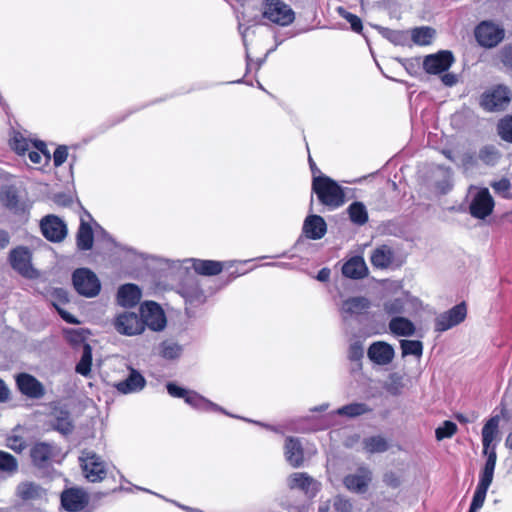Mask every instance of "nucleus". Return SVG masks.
I'll use <instances>...</instances> for the list:
<instances>
[{
  "mask_svg": "<svg viewBox=\"0 0 512 512\" xmlns=\"http://www.w3.org/2000/svg\"><path fill=\"white\" fill-rule=\"evenodd\" d=\"M499 424L500 416L495 415L490 417L482 428V453L486 457V461L480 470L477 485L490 487L492 484L497 461L496 445L493 444V441L499 433Z\"/></svg>",
  "mask_w": 512,
  "mask_h": 512,
  "instance_id": "1",
  "label": "nucleus"
},
{
  "mask_svg": "<svg viewBox=\"0 0 512 512\" xmlns=\"http://www.w3.org/2000/svg\"><path fill=\"white\" fill-rule=\"evenodd\" d=\"M312 191L321 204L330 210L337 209L345 203L344 189L330 177H317L312 180Z\"/></svg>",
  "mask_w": 512,
  "mask_h": 512,
  "instance_id": "2",
  "label": "nucleus"
},
{
  "mask_svg": "<svg viewBox=\"0 0 512 512\" xmlns=\"http://www.w3.org/2000/svg\"><path fill=\"white\" fill-rule=\"evenodd\" d=\"M511 96L508 86L497 84L481 94L479 104L487 112L503 111L510 104Z\"/></svg>",
  "mask_w": 512,
  "mask_h": 512,
  "instance_id": "3",
  "label": "nucleus"
},
{
  "mask_svg": "<svg viewBox=\"0 0 512 512\" xmlns=\"http://www.w3.org/2000/svg\"><path fill=\"white\" fill-rule=\"evenodd\" d=\"M79 462L83 475L89 482H100L107 476V464L95 452L83 450Z\"/></svg>",
  "mask_w": 512,
  "mask_h": 512,
  "instance_id": "4",
  "label": "nucleus"
},
{
  "mask_svg": "<svg viewBox=\"0 0 512 512\" xmlns=\"http://www.w3.org/2000/svg\"><path fill=\"white\" fill-rule=\"evenodd\" d=\"M9 264L22 277L34 279L38 276V271L32 264V252L26 246H17L9 252Z\"/></svg>",
  "mask_w": 512,
  "mask_h": 512,
  "instance_id": "5",
  "label": "nucleus"
},
{
  "mask_svg": "<svg viewBox=\"0 0 512 512\" xmlns=\"http://www.w3.org/2000/svg\"><path fill=\"white\" fill-rule=\"evenodd\" d=\"M475 39L481 47L491 49L505 38V30L492 21H481L474 29Z\"/></svg>",
  "mask_w": 512,
  "mask_h": 512,
  "instance_id": "6",
  "label": "nucleus"
},
{
  "mask_svg": "<svg viewBox=\"0 0 512 512\" xmlns=\"http://www.w3.org/2000/svg\"><path fill=\"white\" fill-rule=\"evenodd\" d=\"M72 282L75 290L87 298L97 296L101 289L97 275L88 268L76 269L72 274Z\"/></svg>",
  "mask_w": 512,
  "mask_h": 512,
  "instance_id": "7",
  "label": "nucleus"
},
{
  "mask_svg": "<svg viewBox=\"0 0 512 512\" xmlns=\"http://www.w3.org/2000/svg\"><path fill=\"white\" fill-rule=\"evenodd\" d=\"M262 15L270 22L280 26H288L295 20L293 9L281 0H266Z\"/></svg>",
  "mask_w": 512,
  "mask_h": 512,
  "instance_id": "8",
  "label": "nucleus"
},
{
  "mask_svg": "<svg viewBox=\"0 0 512 512\" xmlns=\"http://www.w3.org/2000/svg\"><path fill=\"white\" fill-rule=\"evenodd\" d=\"M60 455L61 449L55 443L37 442L30 449L31 461L39 469L50 467Z\"/></svg>",
  "mask_w": 512,
  "mask_h": 512,
  "instance_id": "9",
  "label": "nucleus"
},
{
  "mask_svg": "<svg viewBox=\"0 0 512 512\" xmlns=\"http://www.w3.org/2000/svg\"><path fill=\"white\" fill-rule=\"evenodd\" d=\"M454 62L455 57L452 51L440 50L424 57L423 70L429 75H440L447 72Z\"/></svg>",
  "mask_w": 512,
  "mask_h": 512,
  "instance_id": "10",
  "label": "nucleus"
},
{
  "mask_svg": "<svg viewBox=\"0 0 512 512\" xmlns=\"http://www.w3.org/2000/svg\"><path fill=\"white\" fill-rule=\"evenodd\" d=\"M140 318L144 328L147 326L153 331H162L166 327V317L159 304L147 301L140 306Z\"/></svg>",
  "mask_w": 512,
  "mask_h": 512,
  "instance_id": "11",
  "label": "nucleus"
},
{
  "mask_svg": "<svg viewBox=\"0 0 512 512\" xmlns=\"http://www.w3.org/2000/svg\"><path fill=\"white\" fill-rule=\"evenodd\" d=\"M116 331L122 335L134 336L144 331L143 321L134 312H123L116 316L113 322Z\"/></svg>",
  "mask_w": 512,
  "mask_h": 512,
  "instance_id": "12",
  "label": "nucleus"
},
{
  "mask_svg": "<svg viewBox=\"0 0 512 512\" xmlns=\"http://www.w3.org/2000/svg\"><path fill=\"white\" fill-rule=\"evenodd\" d=\"M43 236L51 242H61L67 236V226L55 215H47L40 222Z\"/></svg>",
  "mask_w": 512,
  "mask_h": 512,
  "instance_id": "13",
  "label": "nucleus"
},
{
  "mask_svg": "<svg viewBox=\"0 0 512 512\" xmlns=\"http://www.w3.org/2000/svg\"><path fill=\"white\" fill-rule=\"evenodd\" d=\"M466 314L467 309L464 303L455 305L450 310L437 316L435 319V330L438 332H444L451 329L464 321Z\"/></svg>",
  "mask_w": 512,
  "mask_h": 512,
  "instance_id": "14",
  "label": "nucleus"
},
{
  "mask_svg": "<svg viewBox=\"0 0 512 512\" xmlns=\"http://www.w3.org/2000/svg\"><path fill=\"white\" fill-rule=\"evenodd\" d=\"M494 200L487 188L480 189L472 199L469 211L477 219H485L494 209Z\"/></svg>",
  "mask_w": 512,
  "mask_h": 512,
  "instance_id": "15",
  "label": "nucleus"
},
{
  "mask_svg": "<svg viewBox=\"0 0 512 512\" xmlns=\"http://www.w3.org/2000/svg\"><path fill=\"white\" fill-rule=\"evenodd\" d=\"M367 356L374 364L385 366L393 361L395 350L391 344L385 341H375L369 346Z\"/></svg>",
  "mask_w": 512,
  "mask_h": 512,
  "instance_id": "16",
  "label": "nucleus"
},
{
  "mask_svg": "<svg viewBox=\"0 0 512 512\" xmlns=\"http://www.w3.org/2000/svg\"><path fill=\"white\" fill-rule=\"evenodd\" d=\"M370 262L376 269L391 268L396 264L395 250L387 244L378 245L371 251Z\"/></svg>",
  "mask_w": 512,
  "mask_h": 512,
  "instance_id": "17",
  "label": "nucleus"
},
{
  "mask_svg": "<svg viewBox=\"0 0 512 512\" xmlns=\"http://www.w3.org/2000/svg\"><path fill=\"white\" fill-rule=\"evenodd\" d=\"M16 384L19 391L29 398L39 399L42 398L45 394V388L43 384L30 374H19L16 377Z\"/></svg>",
  "mask_w": 512,
  "mask_h": 512,
  "instance_id": "18",
  "label": "nucleus"
},
{
  "mask_svg": "<svg viewBox=\"0 0 512 512\" xmlns=\"http://www.w3.org/2000/svg\"><path fill=\"white\" fill-rule=\"evenodd\" d=\"M88 503L86 492L80 488H69L61 494V504L63 508L70 512H79L85 508Z\"/></svg>",
  "mask_w": 512,
  "mask_h": 512,
  "instance_id": "19",
  "label": "nucleus"
},
{
  "mask_svg": "<svg viewBox=\"0 0 512 512\" xmlns=\"http://www.w3.org/2000/svg\"><path fill=\"white\" fill-rule=\"evenodd\" d=\"M371 307V302L368 298L363 296L350 297L343 301L341 306V314L344 320L349 317L359 316Z\"/></svg>",
  "mask_w": 512,
  "mask_h": 512,
  "instance_id": "20",
  "label": "nucleus"
},
{
  "mask_svg": "<svg viewBox=\"0 0 512 512\" xmlns=\"http://www.w3.org/2000/svg\"><path fill=\"white\" fill-rule=\"evenodd\" d=\"M431 183L437 193L441 195L447 194L453 187L452 170L440 165L435 167L432 171Z\"/></svg>",
  "mask_w": 512,
  "mask_h": 512,
  "instance_id": "21",
  "label": "nucleus"
},
{
  "mask_svg": "<svg viewBox=\"0 0 512 512\" xmlns=\"http://www.w3.org/2000/svg\"><path fill=\"white\" fill-rule=\"evenodd\" d=\"M284 455L286 461L294 468L303 465L304 450L300 440L296 437L288 436L285 440Z\"/></svg>",
  "mask_w": 512,
  "mask_h": 512,
  "instance_id": "22",
  "label": "nucleus"
},
{
  "mask_svg": "<svg viewBox=\"0 0 512 512\" xmlns=\"http://www.w3.org/2000/svg\"><path fill=\"white\" fill-rule=\"evenodd\" d=\"M51 427L63 435L70 434L73 430V422L68 410L62 407H54L50 414Z\"/></svg>",
  "mask_w": 512,
  "mask_h": 512,
  "instance_id": "23",
  "label": "nucleus"
},
{
  "mask_svg": "<svg viewBox=\"0 0 512 512\" xmlns=\"http://www.w3.org/2000/svg\"><path fill=\"white\" fill-rule=\"evenodd\" d=\"M287 485L290 489H298L310 495H315L318 490L317 482L304 472L292 473L287 479Z\"/></svg>",
  "mask_w": 512,
  "mask_h": 512,
  "instance_id": "24",
  "label": "nucleus"
},
{
  "mask_svg": "<svg viewBox=\"0 0 512 512\" xmlns=\"http://www.w3.org/2000/svg\"><path fill=\"white\" fill-rule=\"evenodd\" d=\"M327 231L325 220L319 215H309L303 223V233L312 240H319L324 237Z\"/></svg>",
  "mask_w": 512,
  "mask_h": 512,
  "instance_id": "25",
  "label": "nucleus"
},
{
  "mask_svg": "<svg viewBox=\"0 0 512 512\" xmlns=\"http://www.w3.org/2000/svg\"><path fill=\"white\" fill-rule=\"evenodd\" d=\"M368 267L362 256H353L342 266V274L350 279H363L368 275Z\"/></svg>",
  "mask_w": 512,
  "mask_h": 512,
  "instance_id": "26",
  "label": "nucleus"
},
{
  "mask_svg": "<svg viewBox=\"0 0 512 512\" xmlns=\"http://www.w3.org/2000/svg\"><path fill=\"white\" fill-rule=\"evenodd\" d=\"M146 384L145 378L135 369H131L129 376L115 384V388L122 394H130L141 391Z\"/></svg>",
  "mask_w": 512,
  "mask_h": 512,
  "instance_id": "27",
  "label": "nucleus"
},
{
  "mask_svg": "<svg viewBox=\"0 0 512 512\" xmlns=\"http://www.w3.org/2000/svg\"><path fill=\"white\" fill-rule=\"evenodd\" d=\"M186 403L201 412H221L233 417V415L228 413L225 409L194 391L187 397Z\"/></svg>",
  "mask_w": 512,
  "mask_h": 512,
  "instance_id": "28",
  "label": "nucleus"
},
{
  "mask_svg": "<svg viewBox=\"0 0 512 512\" xmlns=\"http://www.w3.org/2000/svg\"><path fill=\"white\" fill-rule=\"evenodd\" d=\"M0 201L7 209L16 214L24 213L26 210L24 203L19 199L17 189L13 186L2 188L0 191Z\"/></svg>",
  "mask_w": 512,
  "mask_h": 512,
  "instance_id": "29",
  "label": "nucleus"
},
{
  "mask_svg": "<svg viewBox=\"0 0 512 512\" xmlns=\"http://www.w3.org/2000/svg\"><path fill=\"white\" fill-rule=\"evenodd\" d=\"M371 481V474L367 469H360L356 474L347 475L344 478L345 487L356 493H364Z\"/></svg>",
  "mask_w": 512,
  "mask_h": 512,
  "instance_id": "30",
  "label": "nucleus"
},
{
  "mask_svg": "<svg viewBox=\"0 0 512 512\" xmlns=\"http://www.w3.org/2000/svg\"><path fill=\"white\" fill-rule=\"evenodd\" d=\"M141 298V290L135 284H124L118 288L117 302L122 307H133Z\"/></svg>",
  "mask_w": 512,
  "mask_h": 512,
  "instance_id": "31",
  "label": "nucleus"
},
{
  "mask_svg": "<svg viewBox=\"0 0 512 512\" xmlns=\"http://www.w3.org/2000/svg\"><path fill=\"white\" fill-rule=\"evenodd\" d=\"M94 234L93 229L89 222L81 219L77 234L76 243L77 247L81 251L90 250L93 247Z\"/></svg>",
  "mask_w": 512,
  "mask_h": 512,
  "instance_id": "32",
  "label": "nucleus"
},
{
  "mask_svg": "<svg viewBox=\"0 0 512 512\" xmlns=\"http://www.w3.org/2000/svg\"><path fill=\"white\" fill-rule=\"evenodd\" d=\"M35 140L25 137L20 130H13V135L9 139V145L17 155L25 156L33 148Z\"/></svg>",
  "mask_w": 512,
  "mask_h": 512,
  "instance_id": "33",
  "label": "nucleus"
},
{
  "mask_svg": "<svg viewBox=\"0 0 512 512\" xmlns=\"http://www.w3.org/2000/svg\"><path fill=\"white\" fill-rule=\"evenodd\" d=\"M193 269L196 273L205 276L219 274L223 270V263L214 260L193 259Z\"/></svg>",
  "mask_w": 512,
  "mask_h": 512,
  "instance_id": "34",
  "label": "nucleus"
},
{
  "mask_svg": "<svg viewBox=\"0 0 512 512\" xmlns=\"http://www.w3.org/2000/svg\"><path fill=\"white\" fill-rule=\"evenodd\" d=\"M389 329L396 336H412L415 333L414 324L407 318L394 317L389 322Z\"/></svg>",
  "mask_w": 512,
  "mask_h": 512,
  "instance_id": "35",
  "label": "nucleus"
},
{
  "mask_svg": "<svg viewBox=\"0 0 512 512\" xmlns=\"http://www.w3.org/2000/svg\"><path fill=\"white\" fill-rule=\"evenodd\" d=\"M27 156L31 163L41 164L43 160L48 162L50 160V153L47 150L46 144L41 140H35L33 148L27 152Z\"/></svg>",
  "mask_w": 512,
  "mask_h": 512,
  "instance_id": "36",
  "label": "nucleus"
},
{
  "mask_svg": "<svg viewBox=\"0 0 512 512\" xmlns=\"http://www.w3.org/2000/svg\"><path fill=\"white\" fill-rule=\"evenodd\" d=\"M351 222L362 226L368 221V212L362 202L355 201L347 209Z\"/></svg>",
  "mask_w": 512,
  "mask_h": 512,
  "instance_id": "37",
  "label": "nucleus"
},
{
  "mask_svg": "<svg viewBox=\"0 0 512 512\" xmlns=\"http://www.w3.org/2000/svg\"><path fill=\"white\" fill-rule=\"evenodd\" d=\"M435 37V30L428 26L417 27L412 30V41L419 46L430 45Z\"/></svg>",
  "mask_w": 512,
  "mask_h": 512,
  "instance_id": "38",
  "label": "nucleus"
},
{
  "mask_svg": "<svg viewBox=\"0 0 512 512\" xmlns=\"http://www.w3.org/2000/svg\"><path fill=\"white\" fill-rule=\"evenodd\" d=\"M92 366V348L88 343L83 345V351L79 362L76 364L75 371L87 377L91 372Z\"/></svg>",
  "mask_w": 512,
  "mask_h": 512,
  "instance_id": "39",
  "label": "nucleus"
},
{
  "mask_svg": "<svg viewBox=\"0 0 512 512\" xmlns=\"http://www.w3.org/2000/svg\"><path fill=\"white\" fill-rule=\"evenodd\" d=\"M17 495L22 500H32L41 496L42 489L33 482H23L17 486Z\"/></svg>",
  "mask_w": 512,
  "mask_h": 512,
  "instance_id": "40",
  "label": "nucleus"
},
{
  "mask_svg": "<svg viewBox=\"0 0 512 512\" xmlns=\"http://www.w3.org/2000/svg\"><path fill=\"white\" fill-rule=\"evenodd\" d=\"M182 353V347L171 340L163 341L159 346V354L167 360L178 358Z\"/></svg>",
  "mask_w": 512,
  "mask_h": 512,
  "instance_id": "41",
  "label": "nucleus"
},
{
  "mask_svg": "<svg viewBox=\"0 0 512 512\" xmlns=\"http://www.w3.org/2000/svg\"><path fill=\"white\" fill-rule=\"evenodd\" d=\"M370 411L365 403H351L340 407L336 410V414L346 417H357Z\"/></svg>",
  "mask_w": 512,
  "mask_h": 512,
  "instance_id": "42",
  "label": "nucleus"
},
{
  "mask_svg": "<svg viewBox=\"0 0 512 512\" xmlns=\"http://www.w3.org/2000/svg\"><path fill=\"white\" fill-rule=\"evenodd\" d=\"M364 449L368 453H382L388 449L387 441L381 436H372L363 440Z\"/></svg>",
  "mask_w": 512,
  "mask_h": 512,
  "instance_id": "43",
  "label": "nucleus"
},
{
  "mask_svg": "<svg viewBox=\"0 0 512 512\" xmlns=\"http://www.w3.org/2000/svg\"><path fill=\"white\" fill-rule=\"evenodd\" d=\"M17 470V459L10 453L0 450V471L11 475L15 473Z\"/></svg>",
  "mask_w": 512,
  "mask_h": 512,
  "instance_id": "44",
  "label": "nucleus"
},
{
  "mask_svg": "<svg viewBox=\"0 0 512 512\" xmlns=\"http://www.w3.org/2000/svg\"><path fill=\"white\" fill-rule=\"evenodd\" d=\"M400 346L402 350V356L413 355L420 357L423 352L422 342L419 340H401Z\"/></svg>",
  "mask_w": 512,
  "mask_h": 512,
  "instance_id": "45",
  "label": "nucleus"
},
{
  "mask_svg": "<svg viewBox=\"0 0 512 512\" xmlns=\"http://www.w3.org/2000/svg\"><path fill=\"white\" fill-rule=\"evenodd\" d=\"M501 157L500 152L492 145L484 146L479 151V159L487 165H495Z\"/></svg>",
  "mask_w": 512,
  "mask_h": 512,
  "instance_id": "46",
  "label": "nucleus"
},
{
  "mask_svg": "<svg viewBox=\"0 0 512 512\" xmlns=\"http://www.w3.org/2000/svg\"><path fill=\"white\" fill-rule=\"evenodd\" d=\"M489 487L477 485L468 512H477L483 507Z\"/></svg>",
  "mask_w": 512,
  "mask_h": 512,
  "instance_id": "47",
  "label": "nucleus"
},
{
  "mask_svg": "<svg viewBox=\"0 0 512 512\" xmlns=\"http://www.w3.org/2000/svg\"><path fill=\"white\" fill-rule=\"evenodd\" d=\"M457 425L452 421H444L441 426L436 428L435 437L438 441H441L446 438H451L457 432Z\"/></svg>",
  "mask_w": 512,
  "mask_h": 512,
  "instance_id": "48",
  "label": "nucleus"
},
{
  "mask_svg": "<svg viewBox=\"0 0 512 512\" xmlns=\"http://www.w3.org/2000/svg\"><path fill=\"white\" fill-rule=\"evenodd\" d=\"M337 10H338L339 15L350 24V27L354 32L359 33L362 31L363 24H362L361 19L357 15H355L351 12H348L343 7H339Z\"/></svg>",
  "mask_w": 512,
  "mask_h": 512,
  "instance_id": "49",
  "label": "nucleus"
},
{
  "mask_svg": "<svg viewBox=\"0 0 512 512\" xmlns=\"http://www.w3.org/2000/svg\"><path fill=\"white\" fill-rule=\"evenodd\" d=\"M384 310L389 315L402 314L405 310V300L394 298L384 303Z\"/></svg>",
  "mask_w": 512,
  "mask_h": 512,
  "instance_id": "50",
  "label": "nucleus"
},
{
  "mask_svg": "<svg viewBox=\"0 0 512 512\" xmlns=\"http://www.w3.org/2000/svg\"><path fill=\"white\" fill-rule=\"evenodd\" d=\"M497 58L506 69L512 71V44L504 45L498 51Z\"/></svg>",
  "mask_w": 512,
  "mask_h": 512,
  "instance_id": "51",
  "label": "nucleus"
},
{
  "mask_svg": "<svg viewBox=\"0 0 512 512\" xmlns=\"http://www.w3.org/2000/svg\"><path fill=\"white\" fill-rule=\"evenodd\" d=\"M6 446L16 453H21L26 449L27 443L22 436L10 435L6 438Z\"/></svg>",
  "mask_w": 512,
  "mask_h": 512,
  "instance_id": "52",
  "label": "nucleus"
},
{
  "mask_svg": "<svg viewBox=\"0 0 512 512\" xmlns=\"http://www.w3.org/2000/svg\"><path fill=\"white\" fill-rule=\"evenodd\" d=\"M491 187L494 189L496 193L500 194L502 197L509 198L511 189V183L509 179L502 178L498 181H494L491 183Z\"/></svg>",
  "mask_w": 512,
  "mask_h": 512,
  "instance_id": "53",
  "label": "nucleus"
},
{
  "mask_svg": "<svg viewBox=\"0 0 512 512\" xmlns=\"http://www.w3.org/2000/svg\"><path fill=\"white\" fill-rule=\"evenodd\" d=\"M441 140V143H444V145H449L451 142L449 140V138L447 136H445L444 134V131L443 130H436V132H429L428 136H427V141H428V144H430L431 146L435 147V148H440V146L438 145V140Z\"/></svg>",
  "mask_w": 512,
  "mask_h": 512,
  "instance_id": "54",
  "label": "nucleus"
},
{
  "mask_svg": "<svg viewBox=\"0 0 512 512\" xmlns=\"http://www.w3.org/2000/svg\"><path fill=\"white\" fill-rule=\"evenodd\" d=\"M166 388H167V391L170 396H172L174 398H183L185 402H186L187 397L192 392V391L186 390L185 388L179 387L176 384L171 383V382L167 384Z\"/></svg>",
  "mask_w": 512,
  "mask_h": 512,
  "instance_id": "55",
  "label": "nucleus"
},
{
  "mask_svg": "<svg viewBox=\"0 0 512 512\" xmlns=\"http://www.w3.org/2000/svg\"><path fill=\"white\" fill-rule=\"evenodd\" d=\"M68 157V149L64 145L58 146L53 153V163L55 167H60Z\"/></svg>",
  "mask_w": 512,
  "mask_h": 512,
  "instance_id": "56",
  "label": "nucleus"
},
{
  "mask_svg": "<svg viewBox=\"0 0 512 512\" xmlns=\"http://www.w3.org/2000/svg\"><path fill=\"white\" fill-rule=\"evenodd\" d=\"M364 354L363 345L360 341L353 342L348 351V357L352 361H359Z\"/></svg>",
  "mask_w": 512,
  "mask_h": 512,
  "instance_id": "57",
  "label": "nucleus"
},
{
  "mask_svg": "<svg viewBox=\"0 0 512 512\" xmlns=\"http://www.w3.org/2000/svg\"><path fill=\"white\" fill-rule=\"evenodd\" d=\"M333 506L337 512H351L353 508L352 503L341 496L335 498Z\"/></svg>",
  "mask_w": 512,
  "mask_h": 512,
  "instance_id": "58",
  "label": "nucleus"
},
{
  "mask_svg": "<svg viewBox=\"0 0 512 512\" xmlns=\"http://www.w3.org/2000/svg\"><path fill=\"white\" fill-rule=\"evenodd\" d=\"M183 296L186 298L187 301L190 303L193 302H202L203 301V292L200 290V288L196 285L194 288H192L191 292L187 289L183 290Z\"/></svg>",
  "mask_w": 512,
  "mask_h": 512,
  "instance_id": "59",
  "label": "nucleus"
},
{
  "mask_svg": "<svg viewBox=\"0 0 512 512\" xmlns=\"http://www.w3.org/2000/svg\"><path fill=\"white\" fill-rule=\"evenodd\" d=\"M53 306L56 308V310L58 311L61 318L64 321H66L67 323H69V324H78L79 323V321L77 320V318L75 316H73L69 312L65 311L64 309H62L56 302H53Z\"/></svg>",
  "mask_w": 512,
  "mask_h": 512,
  "instance_id": "60",
  "label": "nucleus"
},
{
  "mask_svg": "<svg viewBox=\"0 0 512 512\" xmlns=\"http://www.w3.org/2000/svg\"><path fill=\"white\" fill-rule=\"evenodd\" d=\"M53 297L55 299L54 302H56L58 305L59 304H64L66 302H68V293L62 289V288H56L54 289L53 291Z\"/></svg>",
  "mask_w": 512,
  "mask_h": 512,
  "instance_id": "61",
  "label": "nucleus"
},
{
  "mask_svg": "<svg viewBox=\"0 0 512 512\" xmlns=\"http://www.w3.org/2000/svg\"><path fill=\"white\" fill-rule=\"evenodd\" d=\"M442 74L441 81L445 86L452 87L457 83L458 79L454 73L444 72Z\"/></svg>",
  "mask_w": 512,
  "mask_h": 512,
  "instance_id": "62",
  "label": "nucleus"
},
{
  "mask_svg": "<svg viewBox=\"0 0 512 512\" xmlns=\"http://www.w3.org/2000/svg\"><path fill=\"white\" fill-rule=\"evenodd\" d=\"M308 162L312 173V180L317 177H327L326 175L321 173L320 169L317 167L316 163L314 162L310 154L308 155Z\"/></svg>",
  "mask_w": 512,
  "mask_h": 512,
  "instance_id": "63",
  "label": "nucleus"
},
{
  "mask_svg": "<svg viewBox=\"0 0 512 512\" xmlns=\"http://www.w3.org/2000/svg\"><path fill=\"white\" fill-rule=\"evenodd\" d=\"M497 128H512V115H506L500 120Z\"/></svg>",
  "mask_w": 512,
  "mask_h": 512,
  "instance_id": "64",
  "label": "nucleus"
}]
</instances>
